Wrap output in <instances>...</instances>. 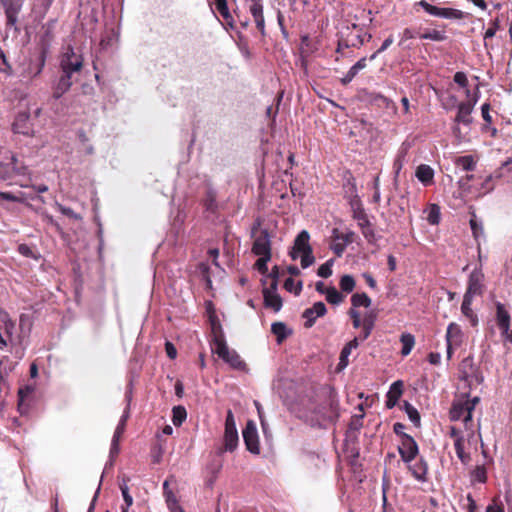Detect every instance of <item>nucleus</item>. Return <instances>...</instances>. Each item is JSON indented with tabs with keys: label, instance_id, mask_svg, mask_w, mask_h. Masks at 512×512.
Segmentation results:
<instances>
[{
	"label": "nucleus",
	"instance_id": "6e6d98bb",
	"mask_svg": "<svg viewBox=\"0 0 512 512\" xmlns=\"http://www.w3.org/2000/svg\"><path fill=\"white\" fill-rule=\"evenodd\" d=\"M0 59L2 60V66H0V72L5 73L8 76L13 74V68L11 64L8 62L5 53L0 48Z\"/></svg>",
	"mask_w": 512,
	"mask_h": 512
},
{
	"label": "nucleus",
	"instance_id": "774afa93",
	"mask_svg": "<svg viewBox=\"0 0 512 512\" xmlns=\"http://www.w3.org/2000/svg\"><path fill=\"white\" fill-rule=\"evenodd\" d=\"M486 512H504V506L497 499H493L492 503L487 506Z\"/></svg>",
	"mask_w": 512,
	"mask_h": 512
},
{
	"label": "nucleus",
	"instance_id": "de8ad7c7",
	"mask_svg": "<svg viewBox=\"0 0 512 512\" xmlns=\"http://www.w3.org/2000/svg\"><path fill=\"white\" fill-rule=\"evenodd\" d=\"M302 286V281L295 283L293 278H287L284 282V288L289 292H294L295 295H299L301 293Z\"/></svg>",
	"mask_w": 512,
	"mask_h": 512
},
{
	"label": "nucleus",
	"instance_id": "473e14b6",
	"mask_svg": "<svg viewBox=\"0 0 512 512\" xmlns=\"http://www.w3.org/2000/svg\"><path fill=\"white\" fill-rule=\"evenodd\" d=\"M272 333L277 337V342L281 343L289 335L287 327L283 322H275L271 325Z\"/></svg>",
	"mask_w": 512,
	"mask_h": 512
},
{
	"label": "nucleus",
	"instance_id": "58836bf2",
	"mask_svg": "<svg viewBox=\"0 0 512 512\" xmlns=\"http://www.w3.org/2000/svg\"><path fill=\"white\" fill-rule=\"evenodd\" d=\"M125 507H122V512H128V508L133 505V497L129 493V488L125 479L119 484Z\"/></svg>",
	"mask_w": 512,
	"mask_h": 512
},
{
	"label": "nucleus",
	"instance_id": "9b49d317",
	"mask_svg": "<svg viewBox=\"0 0 512 512\" xmlns=\"http://www.w3.org/2000/svg\"><path fill=\"white\" fill-rule=\"evenodd\" d=\"M418 5H420L427 13L433 16L442 17L446 19H462L463 12L453 8H439L433 6L426 2L425 0H421Z\"/></svg>",
	"mask_w": 512,
	"mask_h": 512
},
{
	"label": "nucleus",
	"instance_id": "c756f323",
	"mask_svg": "<svg viewBox=\"0 0 512 512\" xmlns=\"http://www.w3.org/2000/svg\"><path fill=\"white\" fill-rule=\"evenodd\" d=\"M464 444H465V440L463 437H457V439L454 441V448L456 451V455L460 459V461L466 465L470 462L471 457H470L469 453L465 452Z\"/></svg>",
	"mask_w": 512,
	"mask_h": 512
},
{
	"label": "nucleus",
	"instance_id": "603ef678",
	"mask_svg": "<svg viewBox=\"0 0 512 512\" xmlns=\"http://www.w3.org/2000/svg\"><path fill=\"white\" fill-rule=\"evenodd\" d=\"M332 238L333 241L330 245V248L335 253L336 256L341 257L347 245L343 240H335L334 235L332 236Z\"/></svg>",
	"mask_w": 512,
	"mask_h": 512
},
{
	"label": "nucleus",
	"instance_id": "f257e3e1",
	"mask_svg": "<svg viewBox=\"0 0 512 512\" xmlns=\"http://www.w3.org/2000/svg\"><path fill=\"white\" fill-rule=\"evenodd\" d=\"M261 224L257 218L251 228V237L254 238L252 252L255 255H272L270 234L267 229H261Z\"/></svg>",
	"mask_w": 512,
	"mask_h": 512
},
{
	"label": "nucleus",
	"instance_id": "72a5a7b5",
	"mask_svg": "<svg viewBox=\"0 0 512 512\" xmlns=\"http://www.w3.org/2000/svg\"><path fill=\"white\" fill-rule=\"evenodd\" d=\"M457 166L465 171H473L476 167V161L472 155L460 156L455 160Z\"/></svg>",
	"mask_w": 512,
	"mask_h": 512
},
{
	"label": "nucleus",
	"instance_id": "052dcab7",
	"mask_svg": "<svg viewBox=\"0 0 512 512\" xmlns=\"http://www.w3.org/2000/svg\"><path fill=\"white\" fill-rule=\"evenodd\" d=\"M330 414L327 417L329 422H335L339 418L338 405L334 401L329 402Z\"/></svg>",
	"mask_w": 512,
	"mask_h": 512
},
{
	"label": "nucleus",
	"instance_id": "dca6fc26",
	"mask_svg": "<svg viewBox=\"0 0 512 512\" xmlns=\"http://www.w3.org/2000/svg\"><path fill=\"white\" fill-rule=\"evenodd\" d=\"M310 235L306 230H302L294 240L292 250L289 252L290 257L296 260L300 253L312 250L309 244Z\"/></svg>",
	"mask_w": 512,
	"mask_h": 512
},
{
	"label": "nucleus",
	"instance_id": "39448f33",
	"mask_svg": "<svg viewBox=\"0 0 512 512\" xmlns=\"http://www.w3.org/2000/svg\"><path fill=\"white\" fill-rule=\"evenodd\" d=\"M485 276L482 269L475 268L468 277L467 288L464 297L474 299V297L482 296L485 292Z\"/></svg>",
	"mask_w": 512,
	"mask_h": 512
},
{
	"label": "nucleus",
	"instance_id": "13d9d810",
	"mask_svg": "<svg viewBox=\"0 0 512 512\" xmlns=\"http://www.w3.org/2000/svg\"><path fill=\"white\" fill-rule=\"evenodd\" d=\"M57 209L65 216L73 219H81V216L75 213L71 208L63 206L62 204H56Z\"/></svg>",
	"mask_w": 512,
	"mask_h": 512
},
{
	"label": "nucleus",
	"instance_id": "bb28decb",
	"mask_svg": "<svg viewBox=\"0 0 512 512\" xmlns=\"http://www.w3.org/2000/svg\"><path fill=\"white\" fill-rule=\"evenodd\" d=\"M377 319V313L375 311H369L365 313L363 319H362V333L360 335V338L362 340L367 339L375 325V321Z\"/></svg>",
	"mask_w": 512,
	"mask_h": 512
},
{
	"label": "nucleus",
	"instance_id": "9d476101",
	"mask_svg": "<svg viewBox=\"0 0 512 512\" xmlns=\"http://www.w3.org/2000/svg\"><path fill=\"white\" fill-rule=\"evenodd\" d=\"M242 434L246 449L253 454H259V438L256 425L253 421L250 420L246 423V426L243 429Z\"/></svg>",
	"mask_w": 512,
	"mask_h": 512
},
{
	"label": "nucleus",
	"instance_id": "7c9ffc66",
	"mask_svg": "<svg viewBox=\"0 0 512 512\" xmlns=\"http://www.w3.org/2000/svg\"><path fill=\"white\" fill-rule=\"evenodd\" d=\"M400 342L402 344L401 355H409L415 345V337L410 333H403L400 336Z\"/></svg>",
	"mask_w": 512,
	"mask_h": 512
},
{
	"label": "nucleus",
	"instance_id": "864d4df0",
	"mask_svg": "<svg viewBox=\"0 0 512 512\" xmlns=\"http://www.w3.org/2000/svg\"><path fill=\"white\" fill-rule=\"evenodd\" d=\"M499 29V20L495 19L490 22L489 28L484 33V45L487 46V40L494 37L497 30Z\"/></svg>",
	"mask_w": 512,
	"mask_h": 512
},
{
	"label": "nucleus",
	"instance_id": "f03ea898",
	"mask_svg": "<svg viewBox=\"0 0 512 512\" xmlns=\"http://www.w3.org/2000/svg\"><path fill=\"white\" fill-rule=\"evenodd\" d=\"M211 350L232 369L238 371L248 370L245 361L241 358L236 350L230 349L226 342H220L218 346H213Z\"/></svg>",
	"mask_w": 512,
	"mask_h": 512
},
{
	"label": "nucleus",
	"instance_id": "338daca9",
	"mask_svg": "<svg viewBox=\"0 0 512 512\" xmlns=\"http://www.w3.org/2000/svg\"><path fill=\"white\" fill-rule=\"evenodd\" d=\"M392 43H393V37L389 36L387 39L384 40V42L382 43L381 47L375 53H373L370 56V60H374L377 57L378 54H380L383 51H385Z\"/></svg>",
	"mask_w": 512,
	"mask_h": 512
},
{
	"label": "nucleus",
	"instance_id": "ddd939ff",
	"mask_svg": "<svg viewBox=\"0 0 512 512\" xmlns=\"http://www.w3.org/2000/svg\"><path fill=\"white\" fill-rule=\"evenodd\" d=\"M245 4L253 16L257 29L264 34L265 19L263 15V0H244Z\"/></svg>",
	"mask_w": 512,
	"mask_h": 512
},
{
	"label": "nucleus",
	"instance_id": "09e8293b",
	"mask_svg": "<svg viewBox=\"0 0 512 512\" xmlns=\"http://www.w3.org/2000/svg\"><path fill=\"white\" fill-rule=\"evenodd\" d=\"M474 481L485 483L487 481V471L484 466H476L471 473Z\"/></svg>",
	"mask_w": 512,
	"mask_h": 512
},
{
	"label": "nucleus",
	"instance_id": "f8f14e48",
	"mask_svg": "<svg viewBox=\"0 0 512 512\" xmlns=\"http://www.w3.org/2000/svg\"><path fill=\"white\" fill-rule=\"evenodd\" d=\"M23 2L24 0H0V4L6 16L7 26L13 27L16 25Z\"/></svg>",
	"mask_w": 512,
	"mask_h": 512
},
{
	"label": "nucleus",
	"instance_id": "680f3d73",
	"mask_svg": "<svg viewBox=\"0 0 512 512\" xmlns=\"http://www.w3.org/2000/svg\"><path fill=\"white\" fill-rule=\"evenodd\" d=\"M361 231L368 242L373 243L375 241V232L371 227V223H369L368 226L362 227Z\"/></svg>",
	"mask_w": 512,
	"mask_h": 512
},
{
	"label": "nucleus",
	"instance_id": "5701e85b",
	"mask_svg": "<svg viewBox=\"0 0 512 512\" xmlns=\"http://www.w3.org/2000/svg\"><path fill=\"white\" fill-rule=\"evenodd\" d=\"M26 166H10V163L0 162V180H8L13 178L15 175H26Z\"/></svg>",
	"mask_w": 512,
	"mask_h": 512
},
{
	"label": "nucleus",
	"instance_id": "2f4dec72",
	"mask_svg": "<svg viewBox=\"0 0 512 512\" xmlns=\"http://www.w3.org/2000/svg\"><path fill=\"white\" fill-rule=\"evenodd\" d=\"M353 218L357 220L358 226L360 228L368 226L370 223L368 216L361 204H358L357 206L353 205Z\"/></svg>",
	"mask_w": 512,
	"mask_h": 512
},
{
	"label": "nucleus",
	"instance_id": "f3484780",
	"mask_svg": "<svg viewBox=\"0 0 512 512\" xmlns=\"http://www.w3.org/2000/svg\"><path fill=\"white\" fill-rule=\"evenodd\" d=\"M327 308L321 301L314 303L311 308L304 310L302 317L306 320L304 323L305 328H311L317 317H322L326 314Z\"/></svg>",
	"mask_w": 512,
	"mask_h": 512
},
{
	"label": "nucleus",
	"instance_id": "4be33fe9",
	"mask_svg": "<svg viewBox=\"0 0 512 512\" xmlns=\"http://www.w3.org/2000/svg\"><path fill=\"white\" fill-rule=\"evenodd\" d=\"M73 84V75L68 73L61 74L59 80L53 89V97L55 99L61 98L72 86Z\"/></svg>",
	"mask_w": 512,
	"mask_h": 512
},
{
	"label": "nucleus",
	"instance_id": "37998d69",
	"mask_svg": "<svg viewBox=\"0 0 512 512\" xmlns=\"http://www.w3.org/2000/svg\"><path fill=\"white\" fill-rule=\"evenodd\" d=\"M215 8L225 20L232 19L227 0H215Z\"/></svg>",
	"mask_w": 512,
	"mask_h": 512
},
{
	"label": "nucleus",
	"instance_id": "f704fd0d",
	"mask_svg": "<svg viewBox=\"0 0 512 512\" xmlns=\"http://www.w3.org/2000/svg\"><path fill=\"white\" fill-rule=\"evenodd\" d=\"M371 302V298L366 293H355L351 297V304L354 308L361 306L368 308Z\"/></svg>",
	"mask_w": 512,
	"mask_h": 512
},
{
	"label": "nucleus",
	"instance_id": "0eeeda50",
	"mask_svg": "<svg viewBox=\"0 0 512 512\" xmlns=\"http://www.w3.org/2000/svg\"><path fill=\"white\" fill-rule=\"evenodd\" d=\"M398 452L401 460L405 464H410V462H413L417 458L419 454V447L411 435H403V439L400 440V444L398 446Z\"/></svg>",
	"mask_w": 512,
	"mask_h": 512
},
{
	"label": "nucleus",
	"instance_id": "cd10ccee",
	"mask_svg": "<svg viewBox=\"0 0 512 512\" xmlns=\"http://www.w3.org/2000/svg\"><path fill=\"white\" fill-rule=\"evenodd\" d=\"M472 302L473 299L463 296V301L461 304V313L463 314L464 317H466L469 320L472 327H476L479 323V320L477 314L473 311L471 307Z\"/></svg>",
	"mask_w": 512,
	"mask_h": 512
},
{
	"label": "nucleus",
	"instance_id": "0e129e2a",
	"mask_svg": "<svg viewBox=\"0 0 512 512\" xmlns=\"http://www.w3.org/2000/svg\"><path fill=\"white\" fill-rule=\"evenodd\" d=\"M279 267L274 266L269 274V277L272 279V282L270 284L271 289L277 290L278 287V278H279Z\"/></svg>",
	"mask_w": 512,
	"mask_h": 512
},
{
	"label": "nucleus",
	"instance_id": "e2e57ef3",
	"mask_svg": "<svg viewBox=\"0 0 512 512\" xmlns=\"http://www.w3.org/2000/svg\"><path fill=\"white\" fill-rule=\"evenodd\" d=\"M490 109H491V106H490L489 103H484L482 105V107H481L482 118L485 121L486 125H489V124L492 123V117L490 115Z\"/></svg>",
	"mask_w": 512,
	"mask_h": 512
},
{
	"label": "nucleus",
	"instance_id": "a19ab883",
	"mask_svg": "<svg viewBox=\"0 0 512 512\" xmlns=\"http://www.w3.org/2000/svg\"><path fill=\"white\" fill-rule=\"evenodd\" d=\"M355 279L351 275H343L340 279L339 286L343 292L350 293L355 288Z\"/></svg>",
	"mask_w": 512,
	"mask_h": 512
},
{
	"label": "nucleus",
	"instance_id": "6ab92c4d",
	"mask_svg": "<svg viewBox=\"0 0 512 512\" xmlns=\"http://www.w3.org/2000/svg\"><path fill=\"white\" fill-rule=\"evenodd\" d=\"M201 204L204 207L205 212L212 215H217L220 209V205L217 201L216 190L208 186L201 199Z\"/></svg>",
	"mask_w": 512,
	"mask_h": 512
},
{
	"label": "nucleus",
	"instance_id": "79ce46f5",
	"mask_svg": "<svg viewBox=\"0 0 512 512\" xmlns=\"http://www.w3.org/2000/svg\"><path fill=\"white\" fill-rule=\"evenodd\" d=\"M17 251L22 256L27 258H31L34 260H38L40 258V254L37 251H35L31 246L25 243L18 245Z\"/></svg>",
	"mask_w": 512,
	"mask_h": 512
},
{
	"label": "nucleus",
	"instance_id": "c03bdc74",
	"mask_svg": "<svg viewBox=\"0 0 512 512\" xmlns=\"http://www.w3.org/2000/svg\"><path fill=\"white\" fill-rule=\"evenodd\" d=\"M259 258L255 262V268L263 275L268 273L267 263L271 260L272 255H258Z\"/></svg>",
	"mask_w": 512,
	"mask_h": 512
},
{
	"label": "nucleus",
	"instance_id": "aec40b11",
	"mask_svg": "<svg viewBox=\"0 0 512 512\" xmlns=\"http://www.w3.org/2000/svg\"><path fill=\"white\" fill-rule=\"evenodd\" d=\"M262 292H263L265 307L271 308L275 312L280 311V309L282 308V298L277 293V290H273L269 286L268 288H264Z\"/></svg>",
	"mask_w": 512,
	"mask_h": 512
},
{
	"label": "nucleus",
	"instance_id": "5fc2aeb1",
	"mask_svg": "<svg viewBox=\"0 0 512 512\" xmlns=\"http://www.w3.org/2000/svg\"><path fill=\"white\" fill-rule=\"evenodd\" d=\"M332 265H333L332 259H330L327 262H325L324 264H322L317 270L318 276H320L322 278L330 277L332 275Z\"/></svg>",
	"mask_w": 512,
	"mask_h": 512
},
{
	"label": "nucleus",
	"instance_id": "393cba45",
	"mask_svg": "<svg viewBox=\"0 0 512 512\" xmlns=\"http://www.w3.org/2000/svg\"><path fill=\"white\" fill-rule=\"evenodd\" d=\"M402 393H403V382L398 380V381H395L394 383H392V385L390 386V389L386 395V397H387L386 407L389 409L393 408L397 404Z\"/></svg>",
	"mask_w": 512,
	"mask_h": 512
},
{
	"label": "nucleus",
	"instance_id": "c9c22d12",
	"mask_svg": "<svg viewBox=\"0 0 512 512\" xmlns=\"http://www.w3.org/2000/svg\"><path fill=\"white\" fill-rule=\"evenodd\" d=\"M371 39L372 35L370 33H365L364 35L358 33L353 39L346 38L345 47H360L365 43V41H370Z\"/></svg>",
	"mask_w": 512,
	"mask_h": 512
},
{
	"label": "nucleus",
	"instance_id": "20e7f679",
	"mask_svg": "<svg viewBox=\"0 0 512 512\" xmlns=\"http://www.w3.org/2000/svg\"><path fill=\"white\" fill-rule=\"evenodd\" d=\"M224 451L233 452L238 446V432L236 429L235 418L232 410H228L225 419L224 429Z\"/></svg>",
	"mask_w": 512,
	"mask_h": 512
},
{
	"label": "nucleus",
	"instance_id": "a878e982",
	"mask_svg": "<svg viewBox=\"0 0 512 512\" xmlns=\"http://www.w3.org/2000/svg\"><path fill=\"white\" fill-rule=\"evenodd\" d=\"M415 176L424 186H430L434 182V170L427 164H420Z\"/></svg>",
	"mask_w": 512,
	"mask_h": 512
},
{
	"label": "nucleus",
	"instance_id": "4c0bfd02",
	"mask_svg": "<svg viewBox=\"0 0 512 512\" xmlns=\"http://www.w3.org/2000/svg\"><path fill=\"white\" fill-rule=\"evenodd\" d=\"M187 412L183 406H175L172 409V422L175 426H181L186 420Z\"/></svg>",
	"mask_w": 512,
	"mask_h": 512
},
{
	"label": "nucleus",
	"instance_id": "bf43d9fd",
	"mask_svg": "<svg viewBox=\"0 0 512 512\" xmlns=\"http://www.w3.org/2000/svg\"><path fill=\"white\" fill-rule=\"evenodd\" d=\"M454 82L457 83L462 88H467L468 86V79L464 72L458 71L454 74Z\"/></svg>",
	"mask_w": 512,
	"mask_h": 512
},
{
	"label": "nucleus",
	"instance_id": "7ed1b4c3",
	"mask_svg": "<svg viewBox=\"0 0 512 512\" xmlns=\"http://www.w3.org/2000/svg\"><path fill=\"white\" fill-rule=\"evenodd\" d=\"M83 67V57L74 51L71 45L65 48V51L60 57L61 72L74 75L79 73Z\"/></svg>",
	"mask_w": 512,
	"mask_h": 512
},
{
	"label": "nucleus",
	"instance_id": "1a4fd4ad",
	"mask_svg": "<svg viewBox=\"0 0 512 512\" xmlns=\"http://www.w3.org/2000/svg\"><path fill=\"white\" fill-rule=\"evenodd\" d=\"M463 342V332L457 323H450L446 331L447 357L451 358L453 350L459 348Z\"/></svg>",
	"mask_w": 512,
	"mask_h": 512
},
{
	"label": "nucleus",
	"instance_id": "8fccbe9b",
	"mask_svg": "<svg viewBox=\"0 0 512 512\" xmlns=\"http://www.w3.org/2000/svg\"><path fill=\"white\" fill-rule=\"evenodd\" d=\"M167 488H168V481H165L163 484L164 495H165L166 503H167L169 509H172V507L174 508V507L178 506V504H177V500H176V497L173 494V492L168 490Z\"/></svg>",
	"mask_w": 512,
	"mask_h": 512
},
{
	"label": "nucleus",
	"instance_id": "3c124183",
	"mask_svg": "<svg viewBox=\"0 0 512 512\" xmlns=\"http://www.w3.org/2000/svg\"><path fill=\"white\" fill-rule=\"evenodd\" d=\"M427 220L432 225H436L439 223L440 209H439L438 205H436V204L431 205L428 216H427Z\"/></svg>",
	"mask_w": 512,
	"mask_h": 512
},
{
	"label": "nucleus",
	"instance_id": "4d7b16f0",
	"mask_svg": "<svg viewBox=\"0 0 512 512\" xmlns=\"http://www.w3.org/2000/svg\"><path fill=\"white\" fill-rule=\"evenodd\" d=\"M300 254H301V267L303 269L308 268L309 266H311L314 263L315 257L313 256L312 250L302 252Z\"/></svg>",
	"mask_w": 512,
	"mask_h": 512
},
{
	"label": "nucleus",
	"instance_id": "423d86ee",
	"mask_svg": "<svg viewBox=\"0 0 512 512\" xmlns=\"http://www.w3.org/2000/svg\"><path fill=\"white\" fill-rule=\"evenodd\" d=\"M495 320L503 341L512 343L511 317L505 306L500 302L496 303Z\"/></svg>",
	"mask_w": 512,
	"mask_h": 512
},
{
	"label": "nucleus",
	"instance_id": "a211bd4d",
	"mask_svg": "<svg viewBox=\"0 0 512 512\" xmlns=\"http://www.w3.org/2000/svg\"><path fill=\"white\" fill-rule=\"evenodd\" d=\"M460 378L465 381H470L475 378L479 381L478 374L479 369L474 363L472 356L464 358L459 365Z\"/></svg>",
	"mask_w": 512,
	"mask_h": 512
},
{
	"label": "nucleus",
	"instance_id": "c85d7f7f",
	"mask_svg": "<svg viewBox=\"0 0 512 512\" xmlns=\"http://www.w3.org/2000/svg\"><path fill=\"white\" fill-rule=\"evenodd\" d=\"M359 345L358 338H354L351 341H349L341 350L340 357H339V363H338V370H342L349 364V355L351 354V351L353 349H356Z\"/></svg>",
	"mask_w": 512,
	"mask_h": 512
},
{
	"label": "nucleus",
	"instance_id": "b1692460",
	"mask_svg": "<svg viewBox=\"0 0 512 512\" xmlns=\"http://www.w3.org/2000/svg\"><path fill=\"white\" fill-rule=\"evenodd\" d=\"M211 332H212V340H211V348L213 346H218L220 342H226L225 335L221 326L219 319L215 315H210L209 317Z\"/></svg>",
	"mask_w": 512,
	"mask_h": 512
},
{
	"label": "nucleus",
	"instance_id": "49530a36",
	"mask_svg": "<svg viewBox=\"0 0 512 512\" xmlns=\"http://www.w3.org/2000/svg\"><path fill=\"white\" fill-rule=\"evenodd\" d=\"M469 223H470V228H471L472 234L475 239H478L481 235H483L482 223L477 220V217L475 214L472 215Z\"/></svg>",
	"mask_w": 512,
	"mask_h": 512
},
{
	"label": "nucleus",
	"instance_id": "ea45409f",
	"mask_svg": "<svg viewBox=\"0 0 512 512\" xmlns=\"http://www.w3.org/2000/svg\"><path fill=\"white\" fill-rule=\"evenodd\" d=\"M326 300L330 304H340L344 300V296L335 288L329 287L326 289Z\"/></svg>",
	"mask_w": 512,
	"mask_h": 512
},
{
	"label": "nucleus",
	"instance_id": "e433bc0d",
	"mask_svg": "<svg viewBox=\"0 0 512 512\" xmlns=\"http://www.w3.org/2000/svg\"><path fill=\"white\" fill-rule=\"evenodd\" d=\"M404 409H405V412H406L408 418L410 419V421L416 427H420V425H421V417H420V414H419L418 410L413 405H411L408 402L404 403Z\"/></svg>",
	"mask_w": 512,
	"mask_h": 512
},
{
	"label": "nucleus",
	"instance_id": "69168bd1",
	"mask_svg": "<svg viewBox=\"0 0 512 512\" xmlns=\"http://www.w3.org/2000/svg\"><path fill=\"white\" fill-rule=\"evenodd\" d=\"M333 234H334V238L335 240H343L345 242L346 245H348L349 243L352 242V236H353V233H347V234H343V233H340L337 229H334L333 230Z\"/></svg>",
	"mask_w": 512,
	"mask_h": 512
},
{
	"label": "nucleus",
	"instance_id": "412c9836",
	"mask_svg": "<svg viewBox=\"0 0 512 512\" xmlns=\"http://www.w3.org/2000/svg\"><path fill=\"white\" fill-rule=\"evenodd\" d=\"M473 104L465 103L464 101L458 104V112L454 119L457 124L470 125L473 121L471 114L473 112Z\"/></svg>",
	"mask_w": 512,
	"mask_h": 512
},
{
	"label": "nucleus",
	"instance_id": "4468645a",
	"mask_svg": "<svg viewBox=\"0 0 512 512\" xmlns=\"http://www.w3.org/2000/svg\"><path fill=\"white\" fill-rule=\"evenodd\" d=\"M12 130L16 134L33 136L34 131L30 123V114L26 111L19 112L12 124Z\"/></svg>",
	"mask_w": 512,
	"mask_h": 512
},
{
	"label": "nucleus",
	"instance_id": "6e6552de",
	"mask_svg": "<svg viewBox=\"0 0 512 512\" xmlns=\"http://www.w3.org/2000/svg\"><path fill=\"white\" fill-rule=\"evenodd\" d=\"M472 412L473 404H470L469 407H467L463 399H458L453 402L449 411V416L452 421L462 419L464 424L467 426V424L472 421Z\"/></svg>",
	"mask_w": 512,
	"mask_h": 512
},
{
	"label": "nucleus",
	"instance_id": "2eb2a0df",
	"mask_svg": "<svg viewBox=\"0 0 512 512\" xmlns=\"http://www.w3.org/2000/svg\"><path fill=\"white\" fill-rule=\"evenodd\" d=\"M406 465L412 477L416 479L418 482L424 483L428 481L429 466L427 461L423 457H420L414 463L410 462V464Z\"/></svg>",
	"mask_w": 512,
	"mask_h": 512
},
{
	"label": "nucleus",
	"instance_id": "a18cd8bd",
	"mask_svg": "<svg viewBox=\"0 0 512 512\" xmlns=\"http://www.w3.org/2000/svg\"><path fill=\"white\" fill-rule=\"evenodd\" d=\"M421 39H428L432 41H444L446 39V35L443 31L432 30L425 33L420 34Z\"/></svg>",
	"mask_w": 512,
	"mask_h": 512
}]
</instances>
